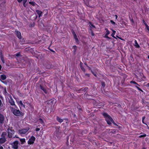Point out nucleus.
Segmentation results:
<instances>
[{
  "label": "nucleus",
  "instance_id": "nucleus-32",
  "mask_svg": "<svg viewBox=\"0 0 149 149\" xmlns=\"http://www.w3.org/2000/svg\"><path fill=\"white\" fill-rule=\"evenodd\" d=\"M45 93H47V90H46V89L45 88H44L43 90H42Z\"/></svg>",
  "mask_w": 149,
  "mask_h": 149
},
{
  "label": "nucleus",
  "instance_id": "nucleus-51",
  "mask_svg": "<svg viewBox=\"0 0 149 149\" xmlns=\"http://www.w3.org/2000/svg\"><path fill=\"white\" fill-rule=\"evenodd\" d=\"M143 149H146L145 148H143Z\"/></svg>",
  "mask_w": 149,
  "mask_h": 149
},
{
  "label": "nucleus",
  "instance_id": "nucleus-7",
  "mask_svg": "<svg viewBox=\"0 0 149 149\" xmlns=\"http://www.w3.org/2000/svg\"><path fill=\"white\" fill-rule=\"evenodd\" d=\"M35 140V137L33 136H32L28 141V143L29 144H31L34 143Z\"/></svg>",
  "mask_w": 149,
  "mask_h": 149
},
{
  "label": "nucleus",
  "instance_id": "nucleus-21",
  "mask_svg": "<svg viewBox=\"0 0 149 149\" xmlns=\"http://www.w3.org/2000/svg\"><path fill=\"white\" fill-rule=\"evenodd\" d=\"M1 59L3 62V63H5V61L3 58V56H1Z\"/></svg>",
  "mask_w": 149,
  "mask_h": 149
},
{
  "label": "nucleus",
  "instance_id": "nucleus-26",
  "mask_svg": "<svg viewBox=\"0 0 149 149\" xmlns=\"http://www.w3.org/2000/svg\"><path fill=\"white\" fill-rule=\"evenodd\" d=\"M108 35L105 34L104 37L105 38L108 39H110V38L108 36Z\"/></svg>",
  "mask_w": 149,
  "mask_h": 149
},
{
  "label": "nucleus",
  "instance_id": "nucleus-23",
  "mask_svg": "<svg viewBox=\"0 0 149 149\" xmlns=\"http://www.w3.org/2000/svg\"><path fill=\"white\" fill-rule=\"evenodd\" d=\"M27 0H23V5L25 7L26 6L25 3L26 2Z\"/></svg>",
  "mask_w": 149,
  "mask_h": 149
},
{
  "label": "nucleus",
  "instance_id": "nucleus-11",
  "mask_svg": "<svg viewBox=\"0 0 149 149\" xmlns=\"http://www.w3.org/2000/svg\"><path fill=\"white\" fill-rule=\"evenodd\" d=\"M9 102L12 105H15L16 107H17V106L15 105V102L12 99H11L9 100Z\"/></svg>",
  "mask_w": 149,
  "mask_h": 149
},
{
  "label": "nucleus",
  "instance_id": "nucleus-45",
  "mask_svg": "<svg viewBox=\"0 0 149 149\" xmlns=\"http://www.w3.org/2000/svg\"><path fill=\"white\" fill-rule=\"evenodd\" d=\"M1 100H0V106L1 105Z\"/></svg>",
  "mask_w": 149,
  "mask_h": 149
},
{
  "label": "nucleus",
  "instance_id": "nucleus-15",
  "mask_svg": "<svg viewBox=\"0 0 149 149\" xmlns=\"http://www.w3.org/2000/svg\"><path fill=\"white\" fill-rule=\"evenodd\" d=\"M6 78V75L4 74H2L1 76V79L4 80Z\"/></svg>",
  "mask_w": 149,
  "mask_h": 149
},
{
  "label": "nucleus",
  "instance_id": "nucleus-2",
  "mask_svg": "<svg viewBox=\"0 0 149 149\" xmlns=\"http://www.w3.org/2000/svg\"><path fill=\"white\" fill-rule=\"evenodd\" d=\"M10 109L13 113L16 116H19L21 115L22 112L19 110L15 109L13 107H10Z\"/></svg>",
  "mask_w": 149,
  "mask_h": 149
},
{
  "label": "nucleus",
  "instance_id": "nucleus-47",
  "mask_svg": "<svg viewBox=\"0 0 149 149\" xmlns=\"http://www.w3.org/2000/svg\"><path fill=\"white\" fill-rule=\"evenodd\" d=\"M102 85L104 87V83L102 84Z\"/></svg>",
  "mask_w": 149,
  "mask_h": 149
},
{
  "label": "nucleus",
  "instance_id": "nucleus-46",
  "mask_svg": "<svg viewBox=\"0 0 149 149\" xmlns=\"http://www.w3.org/2000/svg\"><path fill=\"white\" fill-rule=\"evenodd\" d=\"M1 68H2V67H1V65H0V70H1Z\"/></svg>",
  "mask_w": 149,
  "mask_h": 149
},
{
  "label": "nucleus",
  "instance_id": "nucleus-44",
  "mask_svg": "<svg viewBox=\"0 0 149 149\" xmlns=\"http://www.w3.org/2000/svg\"><path fill=\"white\" fill-rule=\"evenodd\" d=\"M0 149H3L2 146H0Z\"/></svg>",
  "mask_w": 149,
  "mask_h": 149
},
{
  "label": "nucleus",
  "instance_id": "nucleus-24",
  "mask_svg": "<svg viewBox=\"0 0 149 149\" xmlns=\"http://www.w3.org/2000/svg\"><path fill=\"white\" fill-rule=\"evenodd\" d=\"M73 48L74 49V52H75L77 49V47L76 46H73Z\"/></svg>",
  "mask_w": 149,
  "mask_h": 149
},
{
  "label": "nucleus",
  "instance_id": "nucleus-31",
  "mask_svg": "<svg viewBox=\"0 0 149 149\" xmlns=\"http://www.w3.org/2000/svg\"><path fill=\"white\" fill-rule=\"evenodd\" d=\"M110 22L112 24L114 25L115 24V23L112 20H110Z\"/></svg>",
  "mask_w": 149,
  "mask_h": 149
},
{
  "label": "nucleus",
  "instance_id": "nucleus-40",
  "mask_svg": "<svg viewBox=\"0 0 149 149\" xmlns=\"http://www.w3.org/2000/svg\"><path fill=\"white\" fill-rule=\"evenodd\" d=\"M115 17H116V19H117V18H118V16L117 15H115Z\"/></svg>",
  "mask_w": 149,
  "mask_h": 149
},
{
  "label": "nucleus",
  "instance_id": "nucleus-4",
  "mask_svg": "<svg viewBox=\"0 0 149 149\" xmlns=\"http://www.w3.org/2000/svg\"><path fill=\"white\" fill-rule=\"evenodd\" d=\"M15 132L14 131L11 129H9L8 130V136L9 138L11 137Z\"/></svg>",
  "mask_w": 149,
  "mask_h": 149
},
{
  "label": "nucleus",
  "instance_id": "nucleus-43",
  "mask_svg": "<svg viewBox=\"0 0 149 149\" xmlns=\"http://www.w3.org/2000/svg\"><path fill=\"white\" fill-rule=\"evenodd\" d=\"M17 1L18 2H20L22 1V0H17Z\"/></svg>",
  "mask_w": 149,
  "mask_h": 149
},
{
  "label": "nucleus",
  "instance_id": "nucleus-27",
  "mask_svg": "<svg viewBox=\"0 0 149 149\" xmlns=\"http://www.w3.org/2000/svg\"><path fill=\"white\" fill-rule=\"evenodd\" d=\"M130 83H133L136 84V85L139 86V85L136 83L135 81H131Z\"/></svg>",
  "mask_w": 149,
  "mask_h": 149
},
{
  "label": "nucleus",
  "instance_id": "nucleus-36",
  "mask_svg": "<svg viewBox=\"0 0 149 149\" xmlns=\"http://www.w3.org/2000/svg\"><path fill=\"white\" fill-rule=\"evenodd\" d=\"M143 23L145 24V26H146V25H147L146 22L144 20H143Z\"/></svg>",
  "mask_w": 149,
  "mask_h": 149
},
{
  "label": "nucleus",
  "instance_id": "nucleus-28",
  "mask_svg": "<svg viewBox=\"0 0 149 149\" xmlns=\"http://www.w3.org/2000/svg\"><path fill=\"white\" fill-rule=\"evenodd\" d=\"M89 25L91 27H94V26L91 22L89 23Z\"/></svg>",
  "mask_w": 149,
  "mask_h": 149
},
{
  "label": "nucleus",
  "instance_id": "nucleus-16",
  "mask_svg": "<svg viewBox=\"0 0 149 149\" xmlns=\"http://www.w3.org/2000/svg\"><path fill=\"white\" fill-rule=\"evenodd\" d=\"M134 43L135 46L137 48H139V47L140 46L138 43H137V42L136 40H135L134 41Z\"/></svg>",
  "mask_w": 149,
  "mask_h": 149
},
{
  "label": "nucleus",
  "instance_id": "nucleus-1",
  "mask_svg": "<svg viewBox=\"0 0 149 149\" xmlns=\"http://www.w3.org/2000/svg\"><path fill=\"white\" fill-rule=\"evenodd\" d=\"M102 114L105 118L108 124H111L112 123L114 122L112 118L107 113H102Z\"/></svg>",
  "mask_w": 149,
  "mask_h": 149
},
{
  "label": "nucleus",
  "instance_id": "nucleus-42",
  "mask_svg": "<svg viewBox=\"0 0 149 149\" xmlns=\"http://www.w3.org/2000/svg\"><path fill=\"white\" fill-rule=\"evenodd\" d=\"M93 74L95 76H96V74L95 73L93 72H92Z\"/></svg>",
  "mask_w": 149,
  "mask_h": 149
},
{
  "label": "nucleus",
  "instance_id": "nucleus-37",
  "mask_svg": "<svg viewBox=\"0 0 149 149\" xmlns=\"http://www.w3.org/2000/svg\"><path fill=\"white\" fill-rule=\"evenodd\" d=\"M40 130V129L39 128H37L36 129V132L39 131Z\"/></svg>",
  "mask_w": 149,
  "mask_h": 149
},
{
  "label": "nucleus",
  "instance_id": "nucleus-14",
  "mask_svg": "<svg viewBox=\"0 0 149 149\" xmlns=\"http://www.w3.org/2000/svg\"><path fill=\"white\" fill-rule=\"evenodd\" d=\"M6 141V139L5 138H2L0 139V143H2L5 142Z\"/></svg>",
  "mask_w": 149,
  "mask_h": 149
},
{
  "label": "nucleus",
  "instance_id": "nucleus-29",
  "mask_svg": "<svg viewBox=\"0 0 149 149\" xmlns=\"http://www.w3.org/2000/svg\"><path fill=\"white\" fill-rule=\"evenodd\" d=\"M145 116H143V118H142V122H143V124H145L146 125V123H145L144 122V119H145Z\"/></svg>",
  "mask_w": 149,
  "mask_h": 149
},
{
  "label": "nucleus",
  "instance_id": "nucleus-13",
  "mask_svg": "<svg viewBox=\"0 0 149 149\" xmlns=\"http://www.w3.org/2000/svg\"><path fill=\"white\" fill-rule=\"evenodd\" d=\"M36 12L39 15V17H40L42 16V11L38 10H36Z\"/></svg>",
  "mask_w": 149,
  "mask_h": 149
},
{
  "label": "nucleus",
  "instance_id": "nucleus-17",
  "mask_svg": "<svg viewBox=\"0 0 149 149\" xmlns=\"http://www.w3.org/2000/svg\"><path fill=\"white\" fill-rule=\"evenodd\" d=\"M20 142H21V143L22 144H24V143L26 142L25 139L24 138L20 139Z\"/></svg>",
  "mask_w": 149,
  "mask_h": 149
},
{
  "label": "nucleus",
  "instance_id": "nucleus-18",
  "mask_svg": "<svg viewBox=\"0 0 149 149\" xmlns=\"http://www.w3.org/2000/svg\"><path fill=\"white\" fill-rule=\"evenodd\" d=\"M57 120L60 123H61L63 121V120L62 119L60 118L59 117H57Z\"/></svg>",
  "mask_w": 149,
  "mask_h": 149
},
{
  "label": "nucleus",
  "instance_id": "nucleus-20",
  "mask_svg": "<svg viewBox=\"0 0 149 149\" xmlns=\"http://www.w3.org/2000/svg\"><path fill=\"white\" fill-rule=\"evenodd\" d=\"M29 3L33 6H35L36 5H37L35 2L33 1H30L29 2Z\"/></svg>",
  "mask_w": 149,
  "mask_h": 149
},
{
  "label": "nucleus",
  "instance_id": "nucleus-30",
  "mask_svg": "<svg viewBox=\"0 0 149 149\" xmlns=\"http://www.w3.org/2000/svg\"><path fill=\"white\" fill-rule=\"evenodd\" d=\"M135 87L138 89L139 90L141 91H143L139 87H138L137 86H136Z\"/></svg>",
  "mask_w": 149,
  "mask_h": 149
},
{
  "label": "nucleus",
  "instance_id": "nucleus-8",
  "mask_svg": "<svg viewBox=\"0 0 149 149\" xmlns=\"http://www.w3.org/2000/svg\"><path fill=\"white\" fill-rule=\"evenodd\" d=\"M15 34L18 37V38H19V39L21 38L22 37V36L21 35V33L19 32L18 31H15Z\"/></svg>",
  "mask_w": 149,
  "mask_h": 149
},
{
  "label": "nucleus",
  "instance_id": "nucleus-50",
  "mask_svg": "<svg viewBox=\"0 0 149 149\" xmlns=\"http://www.w3.org/2000/svg\"><path fill=\"white\" fill-rule=\"evenodd\" d=\"M92 35H93H93H94V34H93V33H92Z\"/></svg>",
  "mask_w": 149,
  "mask_h": 149
},
{
  "label": "nucleus",
  "instance_id": "nucleus-53",
  "mask_svg": "<svg viewBox=\"0 0 149 149\" xmlns=\"http://www.w3.org/2000/svg\"><path fill=\"white\" fill-rule=\"evenodd\" d=\"M116 36V37H117L118 38V36Z\"/></svg>",
  "mask_w": 149,
  "mask_h": 149
},
{
  "label": "nucleus",
  "instance_id": "nucleus-25",
  "mask_svg": "<svg viewBox=\"0 0 149 149\" xmlns=\"http://www.w3.org/2000/svg\"><path fill=\"white\" fill-rule=\"evenodd\" d=\"M146 136V135L145 134H144L143 135H142L139 136V137L141 138V137H145Z\"/></svg>",
  "mask_w": 149,
  "mask_h": 149
},
{
  "label": "nucleus",
  "instance_id": "nucleus-22",
  "mask_svg": "<svg viewBox=\"0 0 149 149\" xmlns=\"http://www.w3.org/2000/svg\"><path fill=\"white\" fill-rule=\"evenodd\" d=\"M38 122H40V123L42 124L43 123V121L42 120L41 118H39L38 120Z\"/></svg>",
  "mask_w": 149,
  "mask_h": 149
},
{
  "label": "nucleus",
  "instance_id": "nucleus-12",
  "mask_svg": "<svg viewBox=\"0 0 149 149\" xmlns=\"http://www.w3.org/2000/svg\"><path fill=\"white\" fill-rule=\"evenodd\" d=\"M111 30L112 31L113 33L111 34V36H112L113 38H115L116 39V38L114 36V35L115 34V33H116V31H115L113 30V29H111Z\"/></svg>",
  "mask_w": 149,
  "mask_h": 149
},
{
  "label": "nucleus",
  "instance_id": "nucleus-52",
  "mask_svg": "<svg viewBox=\"0 0 149 149\" xmlns=\"http://www.w3.org/2000/svg\"><path fill=\"white\" fill-rule=\"evenodd\" d=\"M148 58L149 59V56H148Z\"/></svg>",
  "mask_w": 149,
  "mask_h": 149
},
{
  "label": "nucleus",
  "instance_id": "nucleus-3",
  "mask_svg": "<svg viewBox=\"0 0 149 149\" xmlns=\"http://www.w3.org/2000/svg\"><path fill=\"white\" fill-rule=\"evenodd\" d=\"M29 130V127H27L26 129H23L22 130H19L18 131V133L21 135L28 134V131Z\"/></svg>",
  "mask_w": 149,
  "mask_h": 149
},
{
  "label": "nucleus",
  "instance_id": "nucleus-6",
  "mask_svg": "<svg viewBox=\"0 0 149 149\" xmlns=\"http://www.w3.org/2000/svg\"><path fill=\"white\" fill-rule=\"evenodd\" d=\"M18 142L16 141L12 144V148L14 149H17L18 148Z\"/></svg>",
  "mask_w": 149,
  "mask_h": 149
},
{
  "label": "nucleus",
  "instance_id": "nucleus-48",
  "mask_svg": "<svg viewBox=\"0 0 149 149\" xmlns=\"http://www.w3.org/2000/svg\"><path fill=\"white\" fill-rule=\"evenodd\" d=\"M147 85L148 86H149V83H148L147 84Z\"/></svg>",
  "mask_w": 149,
  "mask_h": 149
},
{
  "label": "nucleus",
  "instance_id": "nucleus-34",
  "mask_svg": "<svg viewBox=\"0 0 149 149\" xmlns=\"http://www.w3.org/2000/svg\"><path fill=\"white\" fill-rule=\"evenodd\" d=\"M81 69H82V70H83V71H85V69H84V68L83 67L81 66Z\"/></svg>",
  "mask_w": 149,
  "mask_h": 149
},
{
  "label": "nucleus",
  "instance_id": "nucleus-39",
  "mask_svg": "<svg viewBox=\"0 0 149 149\" xmlns=\"http://www.w3.org/2000/svg\"><path fill=\"white\" fill-rule=\"evenodd\" d=\"M26 103L28 104V105L29 106V107H31V105L30 104H29V103H27V102H26Z\"/></svg>",
  "mask_w": 149,
  "mask_h": 149
},
{
  "label": "nucleus",
  "instance_id": "nucleus-33",
  "mask_svg": "<svg viewBox=\"0 0 149 149\" xmlns=\"http://www.w3.org/2000/svg\"><path fill=\"white\" fill-rule=\"evenodd\" d=\"M147 29L149 31V26L148 25L146 26Z\"/></svg>",
  "mask_w": 149,
  "mask_h": 149
},
{
  "label": "nucleus",
  "instance_id": "nucleus-9",
  "mask_svg": "<svg viewBox=\"0 0 149 149\" xmlns=\"http://www.w3.org/2000/svg\"><path fill=\"white\" fill-rule=\"evenodd\" d=\"M72 34L73 35L74 38L75 39V41L77 42H79V40L77 38V36L76 34L75 33L74 31L72 32Z\"/></svg>",
  "mask_w": 149,
  "mask_h": 149
},
{
  "label": "nucleus",
  "instance_id": "nucleus-10",
  "mask_svg": "<svg viewBox=\"0 0 149 149\" xmlns=\"http://www.w3.org/2000/svg\"><path fill=\"white\" fill-rule=\"evenodd\" d=\"M4 120V117L1 114H0V122L2 123L3 122Z\"/></svg>",
  "mask_w": 149,
  "mask_h": 149
},
{
  "label": "nucleus",
  "instance_id": "nucleus-41",
  "mask_svg": "<svg viewBox=\"0 0 149 149\" xmlns=\"http://www.w3.org/2000/svg\"><path fill=\"white\" fill-rule=\"evenodd\" d=\"M118 38L122 40H124L120 37H118Z\"/></svg>",
  "mask_w": 149,
  "mask_h": 149
},
{
  "label": "nucleus",
  "instance_id": "nucleus-5",
  "mask_svg": "<svg viewBox=\"0 0 149 149\" xmlns=\"http://www.w3.org/2000/svg\"><path fill=\"white\" fill-rule=\"evenodd\" d=\"M16 102L20 109L22 107H25V105L23 103L22 101L17 100Z\"/></svg>",
  "mask_w": 149,
  "mask_h": 149
},
{
  "label": "nucleus",
  "instance_id": "nucleus-38",
  "mask_svg": "<svg viewBox=\"0 0 149 149\" xmlns=\"http://www.w3.org/2000/svg\"><path fill=\"white\" fill-rule=\"evenodd\" d=\"M40 88L42 90H43V89L45 88L44 87H42V86H40Z\"/></svg>",
  "mask_w": 149,
  "mask_h": 149
},
{
  "label": "nucleus",
  "instance_id": "nucleus-19",
  "mask_svg": "<svg viewBox=\"0 0 149 149\" xmlns=\"http://www.w3.org/2000/svg\"><path fill=\"white\" fill-rule=\"evenodd\" d=\"M105 30L106 31V33L105 34L108 35L110 34V31L107 29L105 28Z\"/></svg>",
  "mask_w": 149,
  "mask_h": 149
},
{
  "label": "nucleus",
  "instance_id": "nucleus-35",
  "mask_svg": "<svg viewBox=\"0 0 149 149\" xmlns=\"http://www.w3.org/2000/svg\"><path fill=\"white\" fill-rule=\"evenodd\" d=\"M16 56L17 57H18V56H20V53H17L16 54Z\"/></svg>",
  "mask_w": 149,
  "mask_h": 149
},
{
  "label": "nucleus",
  "instance_id": "nucleus-49",
  "mask_svg": "<svg viewBox=\"0 0 149 149\" xmlns=\"http://www.w3.org/2000/svg\"><path fill=\"white\" fill-rule=\"evenodd\" d=\"M15 137L17 138H18L19 137L17 136H15Z\"/></svg>",
  "mask_w": 149,
  "mask_h": 149
}]
</instances>
